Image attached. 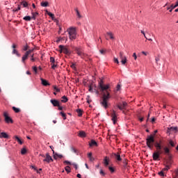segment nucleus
Returning a JSON list of instances; mask_svg holds the SVG:
<instances>
[{
  "instance_id": "obj_1",
  "label": "nucleus",
  "mask_w": 178,
  "mask_h": 178,
  "mask_svg": "<svg viewBox=\"0 0 178 178\" xmlns=\"http://www.w3.org/2000/svg\"><path fill=\"white\" fill-rule=\"evenodd\" d=\"M163 143H165L163 140H159V142H155L154 135L147 136V138H146L147 147L149 149H154V147H155L156 149L152 154L153 161H161L159 158L161 154L163 153V151L165 155H169L170 149H169V147H163ZM162 148L163 151H162Z\"/></svg>"
},
{
  "instance_id": "obj_2",
  "label": "nucleus",
  "mask_w": 178,
  "mask_h": 178,
  "mask_svg": "<svg viewBox=\"0 0 178 178\" xmlns=\"http://www.w3.org/2000/svg\"><path fill=\"white\" fill-rule=\"evenodd\" d=\"M99 90L102 92V97L100 99V104L104 109H108L109 103L108 102L111 99V84L108 83L105 85L104 83V80L101 79L99 82Z\"/></svg>"
},
{
  "instance_id": "obj_3",
  "label": "nucleus",
  "mask_w": 178,
  "mask_h": 178,
  "mask_svg": "<svg viewBox=\"0 0 178 178\" xmlns=\"http://www.w3.org/2000/svg\"><path fill=\"white\" fill-rule=\"evenodd\" d=\"M59 52L60 54H65V55H70L72 54V51H70V49L69 48V46H65V45H59Z\"/></svg>"
},
{
  "instance_id": "obj_4",
  "label": "nucleus",
  "mask_w": 178,
  "mask_h": 178,
  "mask_svg": "<svg viewBox=\"0 0 178 178\" xmlns=\"http://www.w3.org/2000/svg\"><path fill=\"white\" fill-rule=\"evenodd\" d=\"M68 34H69V38L70 40H76V29L71 27L67 30Z\"/></svg>"
},
{
  "instance_id": "obj_5",
  "label": "nucleus",
  "mask_w": 178,
  "mask_h": 178,
  "mask_svg": "<svg viewBox=\"0 0 178 178\" xmlns=\"http://www.w3.org/2000/svg\"><path fill=\"white\" fill-rule=\"evenodd\" d=\"M74 51L79 56H81V58H82V59H84V58L87 56V55L83 51V49H81V48L75 47Z\"/></svg>"
},
{
  "instance_id": "obj_6",
  "label": "nucleus",
  "mask_w": 178,
  "mask_h": 178,
  "mask_svg": "<svg viewBox=\"0 0 178 178\" xmlns=\"http://www.w3.org/2000/svg\"><path fill=\"white\" fill-rule=\"evenodd\" d=\"M172 163V159L170 157L169 160L167 161L165 168H163L162 171L167 172L168 170H169V169H170V166H171Z\"/></svg>"
},
{
  "instance_id": "obj_7",
  "label": "nucleus",
  "mask_w": 178,
  "mask_h": 178,
  "mask_svg": "<svg viewBox=\"0 0 178 178\" xmlns=\"http://www.w3.org/2000/svg\"><path fill=\"white\" fill-rule=\"evenodd\" d=\"M3 116L5 118L6 123H13V120H12V118L9 117V115H8V113L4 112Z\"/></svg>"
},
{
  "instance_id": "obj_8",
  "label": "nucleus",
  "mask_w": 178,
  "mask_h": 178,
  "mask_svg": "<svg viewBox=\"0 0 178 178\" xmlns=\"http://www.w3.org/2000/svg\"><path fill=\"white\" fill-rule=\"evenodd\" d=\"M126 106H127V102H122V104L120 103L117 105V108L120 109V111H123V109H126Z\"/></svg>"
},
{
  "instance_id": "obj_9",
  "label": "nucleus",
  "mask_w": 178,
  "mask_h": 178,
  "mask_svg": "<svg viewBox=\"0 0 178 178\" xmlns=\"http://www.w3.org/2000/svg\"><path fill=\"white\" fill-rule=\"evenodd\" d=\"M44 162H47V163H49L50 162H54V159L52 157L49 155V153L46 154L45 159L43 160Z\"/></svg>"
},
{
  "instance_id": "obj_10",
  "label": "nucleus",
  "mask_w": 178,
  "mask_h": 178,
  "mask_svg": "<svg viewBox=\"0 0 178 178\" xmlns=\"http://www.w3.org/2000/svg\"><path fill=\"white\" fill-rule=\"evenodd\" d=\"M178 127H170L167 129L168 133H177Z\"/></svg>"
},
{
  "instance_id": "obj_11",
  "label": "nucleus",
  "mask_w": 178,
  "mask_h": 178,
  "mask_svg": "<svg viewBox=\"0 0 178 178\" xmlns=\"http://www.w3.org/2000/svg\"><path fill=\"white\" fill-rule=\"evenodd\" d=\"M111 118L113 122V124H116V120L118 119V116L116 115V111H115V110H113V112L111 113Z\"/></svg>"
},
{
  "instance_id": "obj_12",
  "label": "nucleus",
  "mask_w": 178,
  "mask_h": 178,
  "mask_svg": "<svg viewBox=\"0 0 178 178\" xmlns=\"http://www.w3.org/2000/svg\"><path fill=\"white\" fill-rule=\"evenodd\" d=\"M52 152L54 154V159H58V158H60V159H62L63 158V155L59 154L58 153H55V150L52 149Z\"/></svg>"
},
{
  "instance_id": "obj_13",
  "label": "nucleus",
  "mask_w": 178,
  "mask_h": 178,
  "mask_svg": "<svg viewBox=\"0 0 178 178\" xmlns=\"http://www.w3.org/2000/svg\"><path fill=\"white\" fill-rule=\"evenodd\" d=\"M51 104H52L53 106H59L60 103L59 101L54 99L50 100Z\"/></svg>"
},
{
  "instance_id": "obj_14",
  "label": "nucleus",
  "mask_w": 178,
  "mask_h": 178,
  "mask_svg": "<svg viewBox=\"0 0 178 178\" xmlns=\"http://www.w3.org/2000/svg\"><path fill=\"white\" fill-rule=\"evenodd\" d=\"M89 145L90 147H98V143L95 140H91Z\"/></svg>"
},
{
  "instance_id": "obj_15",
  "label": "nucleus",
  "mask_w": 178,
  "mask_h": 178,
  "mask_svg": "<svg viewBox=\"0 0 178 178\" xmlns=\"http://www.w3.org/2000/svg\"><path fill=\"white\" fill-rule=\"evenodd\" d=\"M0 138H9V135L6 132H1L0 134Z\"/></svg>"
},
{
  "instance_id": "obj_16",
  "label": "nucleus",
  "mask_w": 178,
  "mask_h": 178,
  "mask_svg": "<svg viewBox=\"0 0 178 178\" xmlns=\"http://www.w3.org/2000/svg\"><path fill=\"white\" fill-rule=\"evenodd\" d=\"M114 156L115 159H117V161H118L119 162L122 161V157H120V154H119V152L114 154Z\"/></svg>"
},
{
  "instance_id": "obj_17",
  "label": "nucleus",
  "mask_w": 178,
  "mask_h": 178,
  "mask_svg": "<svg viewBox=\"0 0 178 178\" xmlns=\"http://www.w3.org/2000/svg\"><path fill=\"white\" fill-rule=\"evenodd\" d=\"M27 59H29V54H26L25 53V54L22 56V62L24 63V62L27 60Z\"/></svg>"
},
{
  "instance_id": "obj_18",
  "label": "nucleus",
  "mask_w": 178,
  "mask_h": 178,
  "mask_svg": "<svg viewBox=\"0 0 178 178\" xmlns=\"http://www.w3.org/2000/svg\"><path fill=\"white\" fill-rule=\"evenodd\" d=\"M49 3L48 1H42L40 3V6H42L43 8H47V6H49Z\"/></svg>"
},
{
  "instance_id": "obj_19",
  "label": "nucleus",
  "mask_w": 178,
  "mask_h": 178,
  "mask_svg": "<svg viewBox=\"0 0 178 178\" xmlns=\"http://www.w3.org/2000/svg\"><path fill=\"white\" fill-rule=\"evenodd\" d=\"M41 81H42V86H49V83H48V81L44 79H41Z\"/></svg>"
},
{
  "instance_id": "obj_20",
  "label": "nucleus",
  "mask_w": 178,
  "mask_h": 178,
  "mask_svg": "<svg viewBox=\"0 0 178 178\" xmlns=\"http://www.w3.org/2000/svg\"><path fill=\"white\" fill-rule=\"evenodd\" d=\"M79 137L84 138L86 137L87 135L86 134V132L84 131H81L79 133Z\"/></svg>"
},
{
  "instance_id": "obj_21",
  "label": "nucleus",
  "mask_w": 178,
  "mask_h": 178,
  "mask_svg": "<svg viewBox=\"0 0 178 178\" xmlns=\"http://www.w3.org/2000/svg\"><path fill=\"white\" fill-rule=\"evenodd\" d=\"M88 158H89V159L91 162L95 161L94 157H92V152H90V153L88 154Z\"/></svg>"
},
{
  "instance_id": "obj_22",
  "label": "nucleus",
  "mask_w": 178,
  "mask_h": 178,
  "mask_svg": "<svg viewBox=\"0 0 178 178\" xmlns=\"http://www.w3.org/2000/svg\"><path fill=\"white\" fill-rule=\"evenodd\" d=\"M76 113H78V116H83V110L78 108L76 109Z\"/></svg>"
},
{
  "instance_id": "obj_23",
  "label": "nucleus",
  "mask_w": 178,
  "mask_h": 178,
  "mask_svg": "<svg viewBox=\"0 0 178 178\" xmlns=\"http://www.w3.org/2000/svg\"><path fill=\"white\" fill-rule=\"evenodd\" d=\"M120 59H124L126 58V56H124V53L123 51H120L119 54Z\"/></svg>"
},
{
  "instance_id": "obj_24",
  "label": "nucleus",
  "mask_w": 178,
  "mask_h": 178,
  "mask_svg": "<svg viewBox=\"0 0 178 178\" xmlns=\"http://www.w3.org/2000/svg\"><path fill=\"white\" fill-rule=\"evenodd\" d=\"M21 5H22L24 8H27L29 6V3H27V1H24L21 2Z\"/></svg>"
},
{
  "instance_id": "obj_25",
  "label": "nucleus",
  "mask_w": 178,
  "mask_h": 178,
  "mask_svg": "<svg viewBox=\"0 0 178 178\" xmlns=\"http://www.w3.org/2000/svg\"><path fill=\"white\" fill-rule=\"evenodd\" d=\"M37 16H38V13L35 12V13H32V19L33 20H35V18L37 17Z\"/></svg>"
},
{
  "instance_id": "obj_26",
  "label": "nucleus",
  "mask_w": 178,
  "mask_h": 178,
  "mask_svg": "<svg viewBox=\"0 0 178 178\" xmlns=\"http://www.w3.org/2000/svg\"><path fill=\"white\" fill-rule=\"evenodd\" d=\"M75 12L76 13L77 17H79V19H81V15L77 8H75Z\"/></svg>"
},
{
  "instance_id": "obj_27",
  "label": "nucleus",
  "mask_w": 178,
  "mask_h": 178,
  "mask_svg": "<svg viewBox=\"0 0 178 178\" xmlns=\"http://www.w3.org/2000/svg\"><path fill=\"white\" fill-rule=\"evenodd\" d=\"M13 111H14L15 113H19V112H20V108L13 106Z\"/></svg>"
},
{
  "instance_id": "obj_28",
  "label": "nucleus",
  "mask_w": 178,
  "mask_h": 178,
  "mask_svg": "<svg viewBox=\"0 0 178 178\" xmlns=\"http://www.w3.org/2000/svg\"><path fill=\"white\" fill-rule=\"evenodd\" d=\"M122 65H126L127 63V58L125 57L124 58L121 59Z\"/></svg>"
},
{
  "instance_id": "obj_29",
  "label": "nucleus",
  "mask_w": 178,
  "mask_h": 178,
  "mask_svg": "<svg viewBox=\"0 0 178 178\" xmlns=\"http://www.w3.org/2000/svg\"><path fill=\"white\" fill-rule=\"evenodd\" d=\"M31 19H33V18L30 16H26L24 17V20H25L26 22H30L31 20Z\"/></svg>"
},
{
  "instance_id": "obj_30",
  "label": "nucleus",
  "mask_w": 178,
  "mask_h": 178,
  "mask_svg": "<svg viewBox=\"0 0 178 178\" xmlns=\"http://www.w3.org/2000/svg\"><path fill=\"white\" fill-rule=\"evenodd\" d=\"M104 161V163L105 166H108V165H109V161H108V157H105Z\"/></svg>"
},
{
  "instance_id": "obj_31",
  "label": "nucleus",
  "mask_w": 178,
  "mask_h": 178,
  "mask_svg": "<svg viewBox=\"0 0 178 178\" xmlns=\"http://www.w3.org/2000/svg\"><path fill=\"white\" fill-rule=\"evenodd\" d=\"M107 35H109L111 40L115 39V38L113 37V33H112L111 32H107Z\"/></svg>"
},
{
  "instance_id": "obj_32",
  "label": "nucleus",
  "mask_w": 178,
  "mask_h": 178,
  "mask_svg": "<svg viewBox=\"0 0 178 178\" xmlns=\"http://www.w3.org/2000/svg\"><path fill=\"white\" fill-rule=\"evenodd\" d=\"M67 101V97L66 96H63L61 97V102L66 103Z\"/></svg>"
},
{
  "instance_id": "obj_33",
  "label": "nucleus",
  "mask_w": 178,
  "mask_h": 178,
  "mask_svg": "<svg viewBox=\"0 0 178 178\" xmlns=\"http://www.w3.org/2000/svg\"><path fill=\"white\" fill-rule=\"evenodd\" d=\"M158 175H160L161 177H165V176H166V175H165V172L163 171L162 170H161V172H159L158 173Z\"/></svg>"
},
{
  "instance_id": "obj_34",
  "label": "nucleus",
  "mask_w": 178,
  "mask_h": 178,
  "mask_svg": "<svg viewBox=\"0 0 178 178\" xmlns=\"http://www.w3.org/2000/svg\"><path fill=\"white\" fill-rule=\"evenodd\" d=\"M65 172H67V173H70V172H71L70 167V166H66L65 168Z\"/></svg>"
},
{
  "instance_id": "obj_35",
  "label": "nucleus",
  "mask_w": 178,
  "mask_h": 178,
  "mask_svg": "<svg viewBox=\"0 0 178 178\" xmlns=\"http://www.w3.org/2000/svg\"><path fill=\"white\" fill-rule=\"evenodd\" d=\"M15 139L17 140V143H19V144H20L22 145V144H23V142L22 141V140L19 139V136H15Z\"/></svg>"
},
{
  "instance_id": "obj_36",
  "label": "nucleus",
  "mask_w": 178,
  "mask_h": 178,
  "mask_svg": "<svg viewBox=\"0 0 178 178\" xmlns=\"http://www.w3.org/2000/svg\"><path fill=\"white\" fill-rule=\"evenodd\" d=\"M50 62L51 65L54 63H58V62L55 61V58L54 57H50Z\"/></svg>"
},
{
  "instance_id": "obj_37",
  "label": "nucleus",
  "mask_w": 178,
  "mask_h": 178,
  "mask_svg": "<svg viewBox=\"0 0 178 178\" xmlns=\"http://www.w3.org/2000/svg\"><path fill=\"white\" fill-rule=\"evenodd\" d=\"M26 152H27V149H26V148H22L21 150V154L22 155H24L26 154Z\"/></svg>"
},
{
  "instance_id": "obj_38",
  "label": "nucleus",
  "mask_w": 178,
  "mask_h": 178,
  "mask_svg": "<svg viewBox=\"0 0 178 178\" xmlns=\"http://www.w3.org/2000/svg\"><path fill=\"white\" fill-rule=\"evenodd\" d=\"M60 115H62V117L63 118L64 120H66V113H63V111H61L60 113Z\"/></svg>"
},
{
  "instance_id": "obj_39",
  "label": "nucleus",
  "mask_w": 178,
  "mask_h": 178,
  "mask_svg": "<svg viewBox=\"0 0 178 178\" xmlns=\"http://www.w3.org/2000/svg\"><path fill=\"white\" fill-rule=\"evenodd\" d=\"M48 16H49L50 17H51V19H54V17H55V15H54L51 12H48L47 13Z\"/></svg>"
},
{
  "instance_id": "obj_40",
  "label": "nucleus",
  "mask_w": 178,
  "mask_h": 178,
  "mask_svg": "<svg viewBox=\"0 0 178 178\" xmlns=\"http://www.w3.org/2000/svg\"><path fill=\"white\" fill-rule=\"evenodd\" d=\"M122 163H124V168H127V165H128L127 160L124 159L122 161Z\"/></svg>"
},
{
  "instance_id": "obj_41",
  "label": "nucleus",
  "mask_w": 178,
  "mask_h": 178,
  "mask_svg": "<svg viewBox=\"0 0 178 178\" xmlns=\"http://www.w3.org/2000/svg\"><path fill=\"white\" fill-rule=\"evenodd\" d=\"M32 52H34V49H29V50L27 51L25 54H26L29 56V55H30V54H31Z\"/></svg>"
},
{
  "instance_id": "obj_42",
  "label": "nucleus",
  "mask_w": 178,
  "mask_h": 178,
  "mask_svg": "<svg viewBox=\"0 0 178 178\" xmlns=\"http://www.w3.org/2000/svg\"><path fill=\"white\" fill-rule=\"evenodd\" d=\"M57 67H58V63H54L51 64V69L55 70V68Z\"/></svg>"
},
{
  "instance_id": "obj_43",
  "label": "nucleus",
  "mask_w": 178,
  "mask_h": 178,
  "mask_svg": "<svg viewBox=\"0 0 178 178\" xmlns=\"http://www.w3.org/2000/svg\"><path fill=\"white\" fill-rule=\"evenodd\" d=\"M170 8V10H169V12H172L173 9H175L176 6L173 4H171Z\"/></svg>"
},
{
  "instance_id": "obj_44",
  "label": "nucleus",
  "mask_w": 178,
  "mask_h": 178,
  "mask_svg": "<svg viewBox=\"0 0 178 178\" xmlns=\"http://www.w3.org/2000/svg\"><path fill=\"white\" fill-rule=\"evenodd\" d=\"M71 150H72V152H74V154H78V151H77V149H76V148H74V147H71Z\"/></svg>"
},
{
  "instance_id": "obj_45",
  "label": "nucleus",
  "mask_w": 178,
  "mask_h": 178,
  "mask_svg": "<svg viewBox=\"0 0 178 178\" xmlns=\"http://www.w3.org/2000/svg\"><path fill=\"white\" fill-rule=\"evenodd\" d=\"M99 52L102 54V55H105V54H106V50L101 49L99 50Z\"/></svg>"
},
{
  "instance_id": "obj_46",
  "label": "nucleus",
  "mask_w": 178,
  "mask_h": 178,
  "mask_svg": "<svg viewBox=\"0 0 178 178\" xmlns=\"http://www.w3.org/2000/svg\"><path fill=\"white\" fill-rule=\"evenodd\" d=\"M169 144H170V145H171L172 147H175V142H173V140H170V141H169Z\"/></svg>"
},
{
  "instance_id": "obj_47",
  "label": "nucleus",
  "mask_w": 178,
  "mask_h": 178,
  "mask_svg": "<svg viewBox=\"0 0 178 178\" xmlns=\"http://www.w3.org/2000/svg\"><path fill=\"white\" fill-rule=\"evenodd\" d=\"M108 169L111 173H113V172H115V169L111 166H109Z\"/></svg>"
},
{
  "instance_id": "obj_48",
  "label": "nucleus",
  "mask_w": 178,
  "mask_h": 178,
  "mask_svg": "<svg viewBox=\"0 0 178 178\" xmlns=\"http://www.w3.org/2000/svg\"><path fill=\"white\" fill-rule=\"evenodd\" d=\"M33 169H34L35 170H36L37 173H40V172H41V170H42V168H40L39 170H37V168L34 166L32 167Z\"/></svg>"
},
{
  "instance_id": "obj_49",
  "label": "nucleus",
  "mask_w": 178,
  "mask_h": 178,
  "mask_svg": "<svg viewBox=\"0 0 178 178\" xmlns=\"http://www.w3.org/2000/svg\"><path fill=\"white\" fill-rule=\"evenodd\" d=\"M27 49H29V45H25L23 47V50L24 51H27Z\"/></svg>"
},
{
  "instance_id": "obj_50",
  "label": "nucleus",
  "mask_w": 178,
  "mask_h": 178,
  "mask_svg": "<svg viewBox=\"0 0 178 178\" xmlns=\"http://www.w3.org/2000/svg\"><path fill=\"white\" fill-rule=\"evenodd\" d=\"M88 91H89L90 92H94L93 89H92V86H89V90H88Z\"/></svg>"
},
{
  "instance_id": "obj_51",
  "label": "nucleus",
  "mask_w": 178,
  "mask_h": 178,
  "mask_svg": "<svg viewBox=\"0 0 178 178\" xmlns=\"http://www.w3.org/2000/svg\"><path fill=\"white\" fill-rule=\"evenodd\" d=\"M20 6H18L17 8L13 10V12H17L18 10H20Z\"/></svg>"
},
{
  "instance_id": "obj_52",
  "label": "nucleus",
  "mask_w": 178,
  "mask_h": 178,
  "mask_svg": "<svg viewBox=\"0 0 178 178\" xmlns=\"http://www.w3.org/2000/svg\"><path fill=\"white\" fill-rule=\"evenodd\" d=\"M54 88L56 92H59V91H60V90L56 86H54Z\"/></svg>"
},
{
  "instance_id": "obj_53",
  "label": "nucleus",
  "mask_w": 178,
  "mask_h": 178,
  "mask_svg": "<svg viewBox=\"0 0 178 178\" xmlns=\"http://www.w3.org/2000/svg\"><path fill=\"white\" fill-rule=\"evenodd\" d=\"M72 165H73V166L74 167V168L76 169V170H77V169H79V167L77 166V164L76 163H72Z\"/></svg>"
},
{
  "instance_id": "obj_54",
  "label": "nucleus",
  "mask_w": 178,
  "mask_h": 178,
  "mask_svg": "<svg viewBox=\"0 0 178 178\" xmlns=\"http://www.w3.org/2000/svg\"><path fill=\"white\" fill-rule=\"evenodd\" d=\"M155 60H156V63L158 64V62H159V60H160L159 56V57H156V58H155Z\"/></svg>"
},
{
  "instance_id": "obj_55",
  "label": "nucleus",
  "mask_w": 178,
  "mask_h": 178,
  "mask_svg": "<svg viewBox=\"0 0 178 178\" xmlns=\"http://www.w3.org/2000/svg\"><path fill=\"white\" fill-rule=\"evenodd\" d=\"M133 58H134L135 60H137V54L136 53L133 54Z\"/></svg>"
},
{
  "instance_id": "obj_56",
  "label": "nucleus",
  "mask_w": 178,
  "mask_h": 178,
  "mask_svg": "<svg viewBox=\"0 0 178 178\" xmlns=\"http://www.w3.org/2000/svg\"><path fill=\"white\" fill-rule=\"evenodd\" d=\"M114 62L115 63L119 64V60L117 58H114Z\"/></svg>"
},
{
  "instance_id": "obj_57",
  "label": "nucleus",
  "mask_w": 178,
  "mask_h": 178,
  "mask_svg": "<svg viewBox=\"0 0 178 178\" xmlns=\"http://www.w3.org/2000/svg\"><path fill=\"white\" fill-rule=\"evenodd\" d=\"M33 70L35 72V73H37L38 69L37 67H33Z\"/></svg>"
},
{
  "instance_id": "obj_58",
  "label": "nucleus",
  "mask_w": 178,
  "mask_h": 178,
  "mask_svg": "<svg viewBox=\"0 0 178 178\" xmlns=\"http://www.w3.org/2000/svg\"><path fill=\"white\" fill-rule=\"evenodd\" d=\"M64 163H67V165H72V163H70L69 161H65Z\"/></svg>"
},
{
  "instance_id": "obj_59",
  "label": "nucleus",
  "mask_w": 178,
  "mask_h": 178,
  "mask_svg": "<svg viewBox=\"0 0 178 178\" xmlns=\"http://www.w3.org/2000/svg\"><path fill=\"white\" fill-rule=\"evenodd\" d=\"M58 111H63V107L60 106V104H59V106H58Z\"/></svg>"
},
{
  "instance_id": "obj_60",
  "label": "nucleus",
  "mask_w": 178,
  "mask_h": 178,
  "mask_svg": "<svg viewBox=\"0 0 178 178\" xmlns=\"http://www.w3.org/2000/svg\"><path fill=\"white\" fill-rule=\"evenodd\" d=\"M71 67H72V69H76V64L72 63V64L71 65Z\"/></svg>"
},
{
  "instance_id": "obj_61",
  "label": "nucleus",
  "mask_w": 178,
  "mask_h": 178,
  "mask_svg": "<svg viewBox=\"0 0 178 178\" xmlns=\"http://www.w3.org/2000/svg\"><path fill=\"white\" fill-rule=\"evenodd\" d=\"M17 52L18 51H17V50H16V49H13V54H16Z\"/></svg>"
},
{
  "instance_id": "obj_62",
  "label": "nucleus",
  "mask_w": 178,
  "mask_h": 178,
  "mask_svg": "<svg viewBox=\"0 0 178 178\" xmlns=\"http://www.w3.org/2000/svg\"><path fill=\"white\" fill-rule=\"evenodd\" d=\"M86 99H87L88 104H90V102H91V101H90V96H88Z\"/></svg>"
},
{
  "instance_id": "obj_63",
  "label": "nucleus",
  "mask_w": 178,
  "mask_h": 178,
  "mask_svg": "<svg viewBox=\"0 0 178 178\" xmlns=\"http://www.w3.org/2000/svg\"><path fill=\"white\" fill-rule=\"evenodd\" d=\"M175 176L178 177V169L175 170Z\"/></svg>"
},
{
  "instance_id": "obj_64",
  "label": "nucleus",
  "mask_w": 178,
  "mask_h": 178,
  "mask_svg": "<svg viewBox=\"0 0 178 178\" xmlns=\"http://www.w3.org/2000/svg\"><path fill=\"white\" fill-rule=\"evenodd\" d=\"M175 8H177V6H178V1H176V3H175Z\"/></svg>"
}]
</instances>
